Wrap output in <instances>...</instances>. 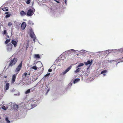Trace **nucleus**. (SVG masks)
<instances>
[{
    "mask_svg": "<svg viewBox=\"0 0 123 123\" xmlns=\"http://www.w3.org/2000/svg\"><path fill=\"white\" fill-rule=\"evenodd\" d=\"M84 65V64L83 63H80L78 66L77 67V68H79L81 66H83Z\"/></svg>",
    "mask_w": 123,
    "mask_h": 123,
    "instance_id": "14",
    "label": "nucleus"
},
{
    "mask_svg": "<svg viewBox=\"0 0 123 123\" xmlns=\"http://www.w3.org/2000/svg\"><path fill=\"white\" fill-rule=\"evenodd\" d=\"M6 120L7 122V123H9L10 122V121L8 120L7 117H6Z\"/></svg>",
    "mask_w": 123,
    "mask_h": 123,
    "instance_id": "26",
    "label": "nucleus"
},
{
    "mask_svg": "<svg viewBox=\"0 0 123 123\" xmlns=\"http://www.w3.org/2000/svg\"><path fill=\"white\" fill-rule=\"evenodd\" d=\"M50 73H48V74H46L44 77H44H47V76H49V75H50Z\"/></svg>",
    "mask_w": 123,
    "mask_h": 123,
    "instance_id": "31",
    "label": "nucleus"
},
{
    "mask_svg": "<svg viewBox=\"0 0 123 123\" xmlns=\"http://www.w3.org/2000/svg\"><path fill=\"white\" fill-rule=\"evenodd\" d=\"M54 1H55L56 2H57V3H60V2L58 1L57 0H54Z\"/></svg>",
    "mask_w": 123,
    "mask_h": 123,
    "instance_id": "35",
    "label": "nucleus"
},
{
    "mask_svg": "<svg viewBox=\"0 0 123 123\" xmlns=\"http://www.w3.org/2000/svg\"><path fill=\"white\" fill-rule=\"evenodd\" d=\"M54 1H55L56 2H57V3H60V2L58 1L57 0H54Z\"/></svg>",
    "mask_w": 123,
    "mask_h": 123,
    "instance_id": "36",
    "label": "nucleus"
},
{
    "mask_svg": "<svg viewBox=\"0 0 123 123\" xmlns=\"http://www.w3.org/2000/svg\"><path fill=\"white\" fill-rule=\"evenodd\" d=\"M81 68H78L74 72L77 73L79 72Z\"/></svg>",
    "mask_w": 123,
    "mask_h": 123,
    "instance_id": "15",
    "label": "nucleus"
},
{
    "mask_svg": "<svg viewBox=\"0 0 123 123\" xmlns=\"http://www.w3.org/2000/svg\"><path fill=\"white\" fill-rule=\"evenodd\" d=\"M67 0H65V2L66 4H67Z\"/></svg>",
    "mask_w": 123,
    "mask_h": 123,
    "instance_id": "37",
    "label": "nucleus"
},
{
    "mask_svg": "<svg viewBox=\"0 0 123 123\" xmlns=\"http://www.w3.org/2000/svg\"><path fill=\"white\" fill-rule=\"evenodd\" d=\"M80 80V79L79 78H77L75 79L73 81V83L74 84H75Z\"/></svg>",
    "mask_w": 123,
    "mask_h": 123,
    "instance_id": "12",
    "label": "nucleus"
},
{
    "mask_svg": "<svg viewBox=\"0 0 123 123\" xmlns=\"http://www.w3.org/2000/svg\"><path fill=\"white\" fill-rule=\"evenodd\" d=\"M3 34L4 35H6V34H7V33L6 31V30L4 31Z\"/></svg>",
    "mask_w": 123,
    "mask_h": 123,
    "instance_id": "28",
    "label": "nucleus"
},
{
    "mask_svg": "<svg viewBox=\"0 0 123 123\" xmlns=\"http://www.w3.org/2000/svg\"><path fill=\"white\" fill-rule=\"evenodd\" d=\"M9 84L8 83H7L6 84L5 88H6V91L9 88Z\"/></svg>",
    "mask_w": 123,
    "mask_h": 123,
    "instance_id": "13",
    "label": "nucleus"
},
{
    "mask_svg": "<svg viewBox=\"0 0 123 123\" xmlns=\"http://www.w3.org/2000/svg\"><path fill=\"white\" fill-rule=\"evenodd\" d=\"M31 2V0H27L26 2V4H29Z\"/></svg>",
    "mask_w": 123,
    "mask_h": 123,
    "instance_id": "25",
    "label": "nucleus"
},
{
    "mask_svg": "<svg viewBox=\"0 0 123 123\" xmlns=\"http://www.w3.org/2000/svg\"><path fill=\"white\" fill-rule=\"evenodd\" d=\"M32 68L35 70H36L37 69V67L36 66H33L32 67Z\"/></svg>",
    "mask_w": 123,
    "mask_h": 123,
    "instance_id": "23",
    "label": "nucleus"
},
{
    "mask_svg": "<svg viewBox=\"0 0 123 123\" xmlns=\"http://www.w3.org/2000/svg\"><path fill=\"white\" fill-rule=\"evenodd\" d=\"M35 11V10L34 8H33V10L29 9L27 13V15L29 16H31L34 13Z\"/></svg>",
    "mask_w": 123,
    "mask_h": 123,
    "instance_id": "3",
    "label": "nucleus"
},
{
    "mask_svg": "<svg viewBox=\"0 0 123 123\" xmlns=\"http://www.w3.org/2000/svg\"><path fill=\"white\" fill-rule=\"evenodd\" d=\"M34 55L35 57L39 59L40 58V57L38 54H35Z\"/></svg>",
    "mask_w": 123,
    "mask_h": 123,
    "instance_id": "18",
    "label": "nucleus"
},
{
    "mask_svg": "<svg viewBox=\"0 0 123 123\" xmlns=\"http://www.w3.org/2000/svg\"><path fill=\"white\" fill-rule=\"evenodd\" d=\"M30 89H29L27 90L25 92V94H27L28 93L30 92Z\"/></svg>",
    "mask_w": 123,
    "mask_h": 123,
    "instance_id": "21",
    "label": "nucleus"
},
{
    "mask_svg": "<svg viewBox=\"0 0 123 123\" xmlns=\"http://www.w3.org/2000/svg\"><path fill=\"white\" fill-rule=\"evenodd\" d=\"M16 95H17V94H16Z\"/></svg>",
    "mask_w": 123,
    "mask_h": 123,
    "instance_id": "41",
    "label": "nucleus"
},
{
    "mask_svg": "<svg viewBox=\"0 0 123 123\" xmlns=\"http://www.w3.org/2000/svg\"><path fill=\"white\" fill-rule=\"evenodd\" d=\"M14 107H15V108H16V109H17L18 108V106L17 105H14Z\"/></svg>",
    "mask_w": 123,
    "mask_h": 123,
    "instance_id": "32",
    "label": "nucleus"
},
{
    "mask_svg": "<svg viewBox=\"0 0 123 123\" xmlns=\"http://www.w3.org/2000/svg\"><path fill=\"white\" fill-rule=\"evenodd\" d=\"M8 13H9V12H6L5 13L6 14H8Z\"/></svg>",
    "mask_w": 123,
    "mask_h": 123,
    "instance_id": "38",
    "label": "nucleus"
},
{
    "mask_svg": "<svg viewBox=\"0 0 123 123\" xmlns=\"http://www.w3.org/2000/svg\"><path fill=\"white\" fill-rule=\"evenodd\" d=\"M10 15H10V14H7L6 15V18H8V17H9L10 16Z\"/></svg>",
    "mask_w": 123,
    "mask_h": 123,
    "instance_id": "27",
    "label": "nucleus"
},
{
    "mask_svg": "<svg viewBox=\"0 0 123 123\" xmlns=\"http://www.w3.org/2000/svg\"><path fill=\"white\" fill-rule=\"evenodd\" d=\"M30 36L32 38H34L35 37V35L34 32L32 31L30 32Z\"/></svg>",
    "mask_w": 123,
    "mask_h": 123,
    "instance_id": "9",
    "label": "nucleus"
},
{
    "mask_svg": "<svg viewBox=\"0 0 123 123\" xmlns=\"http://www.w3.org/2000/svg\"><path fill=\"white\" fill-rule=\"evenodd\" d=\"M17 42H16V41L12 40L11 42V43L13 44L14 47H16L17 45Z\"/></svg>",
    "mask_w": 123,
    "mask_h": 123,
    "instance_id": "8",
    "label": "nucleus"
},
{
    "mask_svg": "<svg viewBox=\"0 0 123 123\" xmlns=\"http://www.w3.org/2000/svg\"><path fill=\"white\" fill-rule=\"evenodd\" d=\"M17 74H14L13 75L11 81V83H13L15 82Z\"/></svg>",
    "mask_w": 123,
    "mask_h": 123,
    "instance_id": "5",
    "label": "nucleus"
},
{
    "mask_svg": "<svg viewBox=\"0 0 123 123\" xmlns=\"http://www.w3.org/2000/svg\"><path fill=\"white\" fill-rule=\"evenodd\" d=\"M2 108L4 110H6V107L5 106H3L2 107Z\"/></svg>",
    "mask_w": 123,
    "mask_h": 123,
    "instance_id": "33",
    "label": "nucleus"
},
{
    "mask_svg": "<svg viewBox=\"0 0 123 123\" xmlns=\"http://www.w3.org/2000/svg\"><path fill=\"white\" fill-rule=\"evenodd\" d=\"M71 68L72 66H70L65 71L62 72V74L63 75H64L66 74L71 69Z\"/></svg>",
    "mask_w": 123,
    "mask_h": 123,
    "instance_id": "7",
    "label": "nucleus"
},
{
    "mask_svg": "<svg viewBox=\"0 0 123 123\" xmlns=\"http://www.w3.org/2000/svg\"><path fill=\"white\" fill-rule=\"evenodd\" d=\"M18 95H19V93H18Z\"/></svg>",
    "mask_w": 123,
    "mask_h": 123,
    "instance_id": "40",
    "label": "nucleus"
},
{
    "mask_svg": "<svg viewBox=\"0 0 123 123\" xmlns=\"http://www.w3.org/2000/svg\"><path fill=\"white\" fill-rule=\"evenodd\" d=\"M108 62H116V61L115 60H110V61H108Z\"/></svg>",
    "mask_w": 123,
    "mask_h": 123,
    "instance_id": "30",
    "label": "nucleus"
},
{
    "mask_svg": "<svg viewBox=\"0 0 123 123\" xmlns=\"http://www.w3.org/2000/svg\"><path fill=\"white\" fill-rule=\"evenodd\" d=\"M18 59L17 58H14L13 59L9 60L10 63L9 64V67H12L15 65L17 62Z\"/></svg>",
    "mask_w": 123,
    "mask_h": 123,
    "instance_id": "1",
    "label": "nucleus"
},
{
    "mask_svg": "<svg viewBox=\"0 0 123 123\" xmlns=\"http://www.w3.org/2000/svg\"><path fill=\"white\" fill-rule=\"evenodd\" d=\"M27 75H28V74H27V73L26 72H25L24 74L22 76V77H24V78L23 79H24V78H25L24 76L25 77H26V76H27Z\"/></svg>",
    "mask_w": 123,
    "mask_h": 123,
    "instance_id": "17",
    "label": "nucleus"
},
{
    "mask_svg": "<svg viewBox=\"0 0 123 123\" xmlns=\"http://www.w3.org/2000/svg\"><path fill=\"white\" fill-rule=\"evenodd\" d=\"M92 60L91 61L89 60L87 61L86 62H85L86 65H89V64H92Z\"/></svg>",
    "mask_w": 123,
    "mask_h": 123,
    "instance_id": "11",
    "label": "nucleus"
},
{
    "mask_svg": "<svg viewBox=\"0 0 123 123\" xmlns=\"http://www.w3.org/2000/svg\"><path fill=\"white\" fill-rule=\"evenodd\" d=\"M48 71L49 72H51L52 71V69H49L48 70Z\"/></svg>",
    "mask_w": 123,
    "mask_h": 123,
    "instance_id": "34",
    "label": "nucleus"
},
{
    "mask_svg": "<svg viewBox=\"0 0 123 123\" xmlns=\"http://www.w3.org/2000/svg\"><path fill=\"white\" fill-rule=\"evenodd\" d=\"M4 77H5L6 78H7V76H4Z\"/></svg>",
    "mask_w": 123,
    "mask_h": 123,
    "instance_id": "39",
    "label": "nucleus"
},
{
    "mask_svg": "<svg viewBox=\"0 0 123 123\" xmlns=\"http://www.w3.org/2000/svg\"><path fill=\"white\" fill-rule=\"evenodd\" d=\"M20 15L22 16H24L26 15V13L24 11H22L20 12Z\"/></svg>",
    "mask_w": 123,
    "mask_h": 123,
    "instance_id": "10",
    "label": "nucleus"
},
{
    "mask_svg": "<svg viewBox=\"0 0 123 123\" xmlns=\"http://www.w3.org/2000/svg\"><path fill=\"white\" fill-rule=\"evenodd\" d=\"M107 72V71L106 70H104L102 71L101 72V74H103L104 73H106Z\"/></svg>",
    "mask_w": 123,
    "mask_h": 123,
    "instance_id": "24",
    "label": "nucleus"
},
{
    "mask_svg": "<svg viewBox=\"0 0 123 123\" xmlns=\"http://www.w3.org/2000/svg\"><path fill=\"white\" fill-rule=\"evenodd\" d=\"M26 26V24L25 22H23L21 24V28L22 30H24Z\"/></svg>",
    "mask_w": 123,
    "mask_h": 123,
    "instance_id": "6",
    "label": "nucleus"
},
{
    "mask_svg": "<svg viewBox=\"0 0 123 123\" xmlns=\"http://www.w3.org/2000/svg\"><path fill=\"white\" fill-rule=\"evenodd\" d=\"M12 48V45L10 43H9L7 46V50L8 51H10Z\"/></svg>",
    "mask_w": 123,
    "mask_h": 123,
    "instance_id": "4",
    "label": "nucleus"
},
{
    "mask_svg": "<svg viewBox=\"0 0 123 123\" xmlns=\"http://www.w3.org/2000/svg\"><path fill=\"white\" fill-rule=\"evenodd\" d=\"M22 61L19 65L17 67L15 70L16 74H18L22 68Z\"/></svg>",
    "mask_w": 123,
    "mask_h": 123,
    "instance_id": "2",
    "label": "nucleus"
},
{
    "mask_svg": "<svg viewBox=\"0 0 123 123\" xmlns=\"http://www.w3.org/2000/svg\"><path fill=\"white\" fill-rule=\"evenodd\" d=\"M28 24L30 25H33L34 24L32 22L31 20H29L28 22Z\"/></svg>",
    "mask_w": 123,
    "mask_h": 123,
    "instance_id": "19",
    "label": "nucleus"
},
{
    "mask_svg": "<svg viewBox=\"0 0 123 123\" xmlns=\"http://www.w3.org/2000/svg\"><path fill=\"white\" fill-rule=\"evenodd\" d=\"M10 41V39H7L5 41V43L6 44H7Z\"/></svg>",
    "mask_w": 123,
    "mask_h": 123,
    "instance_id": "22",
    "label": "nucleus"
},
{
    "mask_svg": "<svg viewBox=\"0 0 123 123\" xmlns=\"http://www.w3.org/2000/svg\"><path fill=\"white\" fill-rule=\"evenodd\" d=\"M12 24L11 22H9L8 23V26H11L12 25Z\"/></svg>",
    "mask_w": 123,
    "mask_h": 123,
    "instance_id": "29",
    "label": "nucleus"
},
{
    "mask_svg": "<svg viewBox=\"0 0 123 123\" xmlns=\"http://www.w3.org/2000/svg\"><path fill=\"white\" fill-rule=\"evenodd\" d=\"M2 10L4 11H7L8 10V9L7 7H4L2 9Z\"/></svg>",
    "mask_w": 123,
    "mask_h": 123,
    "instance_id": "16",
    "label": "nucleus"
},
{
    "mask_svg": "<svg viewBox=\"0 0 123 123\" xmlns=\"http://www.w3.org/2000/svg\"><path fill=\"white\" fill-rule=\"evenodd\" d=\"M37 105L36 104H33L31 105V108H33L35 107Z\"/></svg>",
    "mask_w": 123,
    "mask_h": 123,
    "instance_id": "20",
    "label": "nucleus"
}]
</instances>
